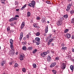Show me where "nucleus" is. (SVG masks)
I'll list each match as a JSON object with an SVG mask.
<instances>
[{"label": "nucleus", "mask_w": 74, "mask_h": 74, "mask_svg": "<svg viewBox=\"0 0 74 74\" xmlns=\"http://www.w3.org/2000/svg\"><path fill=\"white\" fill-rule=\"evenodd\" d=\"M43 35L44 36H47V34H46L45 33H44L43 34Z\"/></svg>", "instance_id": "obj_54"}, {"label": "nucleus", "mask_w": 74, "mask_h": 74, "mask_svg": "<svg viewBox=\"0 0 74 74\" xmlns=\"http://www.w3.org/2000/svg\"><path fill=\"white\" fill-rule=\"evenodd\" d=\"M33 42L34 43H35V42H36V41L33 40Z\"/></svg>", "instance_id": "obj_57"}, {"label": "nucleus", "mask_w": 74, "mask_h": 74, "mask_svg": "<svg viewBox=\"0 0 74 74\" xmlns=\"http://www.w3.org/2000/svg\"><path fill=\"white\" fill-rule=\"evenodd\" d=\"M62 21L60 20H59L57 23V25L58 26H60V25H62Z\"/></svg>", "instance_id": "obj_3"}, {"label": "nucleus", "mask_w": 74, "mask_h": 74, "mask_svg": "<svg viewBox=\"0 0 74 74\" xmlns=\"http://www.w3.org/2000/svg\"><path fill=\"white\" fill-rule=\"evenodd\" d=\"M36 43L37 45H40V42H36Z\"/></svg>", "instance_id": "obj_32"}, {"label": "nucleus", "mask_w": 74, "mask_h": 74, "mask_svg": "<svg viewBox=\"0 0 74 74\" xmlns=\"http://www.w3.org/2000/svg\"><path fill=\"white\" fill-rule=\"evenodd\" d=\"M10 48H11L12 50H14V47L13 44H10Z\"/></svg>", "instance_id": "obj_12"}, {"label": "nucleus", "mask_w": 74, "mask_h": 74, "mask_svg": "<svg viewBox=\"0 0 74 74\" xmlns=\"http://www.w3.org/2000/svg\"><path fill=\"white\" fill-rule=\"evenodd\" d=\"M13 40L12 39H11L10 40V43L11 44H13Z\"/></svg>", "instance_id": "obj_17"}, {"label": "nucleus", "mask_w": 74, "mask_h": 74, "mask_svg": "<svg viewBox=\"0 0 74 74\" xmlns=\"http://www.w3.org/2000/svg\"><path fill=\"white\" fill-rule=\"evenodd\" d=\"M53 33H55V32H56L55 29H53Z\"/></svg>", "instance_id": "obj_50"}, {"label": "nucleus", "mask_w": 74, "mask_h": 74, "mask_svg": "<svg viewBox=\"0 0 74 74\" xmlns=\"http://www.w3.org/2000/svg\"><path fill=\"white\" fill-rule=\"evenodd\" d=\"M66 58L67 59H70L71 58V56L69 55L68 56H66Z\"/></svg>", "instance_id": "obj_28"}, {"label": "nucleus", "mask_w": 74, "mask_h": 74, "mask_svg": "<svg viewBox=\"0 0 74 74\" xmlns=\"http://www.w3.org/2000/svg\"><path fill=\"white\" fill-rule=\"evenodd\" d=\"M23 50H24L25 51H26V46H24L23 47Z\"/></svg>", "instance_id": "obj_23"}, {"label": "nucleus", "mask_w": 74, "mask_h": 74, "mask_svg": "<svg viewBox=\"0 0 74 74\" xmlns=\"http://www.w3.org/2000/svg\"><path fill=\"white\" fill-rule=\"evenodd\" d=\"M23 40H26V37H24L23 38Z\"/></svg>", "instance_id": "obj_58"}, {"label": "nucleus", "mask_w": 74, "mask_h": 74, "mask_svg": "<svg viewBox=\"0 0 74 74\" xmlns=\"http://www.w3.org/2000/svg\"><path fill=\"white\" fill-rule=\"evenodd\" d=\"M33 65L34 68H36L37 66H36V64H33Z\"/></svg>", "instance_id": "obj_29"}, {"label": "nucleus", "mask_w": 74, "mask_h": 74, "mask_svg": "<svg viewBox=\"0 0 74 74\" xmlns=\"http://www.w3.org/2000/svg\"><path fill=\"white\" fill-rule=\"evenodd\" d=\"M37 51V49H35L33 51V53L34 54Z\"/></svg>", "instance_id": "obj_21"}, {"label": "nucleus", "mask_w": 74, "mask_h": 74, "mask_svg": "<svg viewBox=\"0 0 74 74\" xmlns=\"http://www.w3.org/2000/svg\"><path fill=\"white\" fill-rule=\"evenodd\" d=\"M27 38H29V35H27Z\"/></svg>", "instance_id": "obj_49"}, {"label": "nucleus", "mask_w": 74, "mask_h": 74, "mask_svg": "<svg viewBox=\"0 0 74 74\" xmlns=\"http://www.w3.org/2000/svg\"><path fill=\"white\" fill-rule=\"evenodd\" d=\"M22 37H23V33L22 32L20 34V40H22Z\"/></svg>", "instance_id": "obj_11"}, {"label": "nucleus", "mask_w": 74, "mask_h": 74, "mask_svg": "<svg viewBox=\"0 0 74 74\" xmlns=\"http://www.w3.org/2000/svg\"><path fill=\"white\" fill-rule=\"evenodd\" d=\"M40 35V33L39 32H37L36 34V36H39Z\"/></svg>", "instance_id": "obj_26"}, {"label": "nucleus", "mask_w": 74, "mask_h": 74, "mask_svg": "<svg viewBox=\"0 0 74 74\" xmlns=\"http://www.w3.org/2000/svg\"><path fill=\"white\" fill-rule=\"evenodd\" d=\"M47 53H49V50H47Z\"/></svg>", "instance_id": "obj_52"}, {"label": "nucleus", "mask_w": 74, "mask_h": 74, "mask_svg": "<svg viewBox=\"0 0 74 74\" xmlns=\"http://www.w3.org/2000/svg\"><path fill=\"white\" fill-rule=\"evenodd\" d=\"M52 46H53V45H54L53 44V43H52Z\"/></svg>", "instance_id": "obj_61"}, {"label": "nucleus", "mask_w": 74, "mask_h": 74, "mask_svg": "<svg viewBox=\"0 0 74 74\" xmlns=\"http://www.w3.org/2000/svg\"><path fill=\"white\" fill-rule=\"evenodd\" d=\"M5 60H3L2 61V63L1 64V66H3V64H5Z\"/></svg>", "instance_id": "obj_16"}, {"label": "nucleus", "mask_w": 74, "mask_h": 74, "mask_svg": "<svg viewBox=\"0 0 74 74\" xmlns=\"http://www.w3.org/2000/svg\"><path fill=\"white\" fill-rule=\"evenodd\" d=\"M15 66L16 67H18V64L17 63H16L15 64Z\"/></svg>", "instance_id": "obj_47"}, {"label": "nucleus", "mask_w": 74, "mask_h": 74, "mask_svg": "<svg viewBox=\"0 0 74 74\" xmlns=\"http://www.w3.org/2000/svg\"><path fill=\"white\" fill-rule=\"evenodd\" d=\"M32 47H29L28 48V50H30V49H32Z\"/></svg>", "instance_id": "obj_37"}, {"label": "nucleus", "mask_w": 74, "mask_h": 74, "mask_svg": "<svg viewBox=\"0 0 74 74\" xmlns=\"http://www.w3.org/2000/svg\"><path fill=\"white\" fill-rule=\"evenodd\" d=\"M5 0H1V3H3V4H5Z\"/></svg>", "instance_id": "obj_25"}, {"label": "nucleus", "mask_w": 74, "mask_h": 74, "mask_svg": "<svg viewBox=\"0 0 74 74\" xmlns=\"http://www.w3.org/2000/svg\"><path fill=\"white\" fill-rule=\"evenodd\" d=\"M27 15L28 16H29L30 15V13L29 12H28L27 13Z\"/></svg>", "instance_id": "obj_30"}, {"label": "nucleus", "mask_w": 74, "mask_h": 74, "mask_svg": "<svg viewBox=\"0 0 74 74\" xmlns=\"http://www.w3.org/2000/svg\"><path fill=\"white\" fill-rule=\"evenodd\" d=\"M51 36H52V34H50V35H49V37H48V38H51Z\"/></svg>", "instance_id": "obj_41"}, {"label": "nucleus", "mask_w": 74, "mask_h": 74, "mask_svg": "<svg viewBox=\"0 0 74 74\" xmlns=\"http://www.w3.org/2000/svg\"><path fill=\"white\" fill-rule=\"evenodd\" d=\"M23 44H26V42H23Z\"/></svg>", "instance_id": "obj_56"}, {"label": "nucleus", "mask_w": 74, "mask_h": 74, "mask_svg": "<svg viewBox=\"0 0 74 74\" xmlns=\"http://www.w3.org/2000/svg\"><path fill=\"white\" fill-rule=\"evenodd\" d=\"M35 27H37V24H35L33 25Z\"/></svg>", "instance_id": "obj_45"}, {"label": "nucleus", "mask_w": 74, "mask_h": 74, "mask_svg": "<svg viewBox=\"0 0 74 74\" xmlns=\"http://www.w3.org/2000/svg\"><path fill=\"white\" fill-rule=\"evenodd\" d=\"M36 19L37 20H40V18L39 17H37L36 18Z\"/></svg>", "instance_id": "obj_44"}, {"label": "nucleus", "mask_w": 74, "mask_h": 74, "mask_svg": "<svg viewBox=\"0 0 74 74\" xmlns=\"http://www.w3.org/2000/svg\"><path fill=\"white\" fill-rule=\"evenodd\" d=\"M48 26H47L46 27L45 30V33H47L48 32Z\"/></svg>", "instance_id": "obj_10"}, {"label": "nucleus", "mask_w": 74, "mask_h": 74, "mask_svg": "<svg viewBox=\"0 0 74 74\" xmlns=\"http://www.w3.org/2000/svg\"><path fill=\"white\" fill-rule=\"evenodd\" d=\"M25 56L24 54L21 55L20 56V59L21 60H23V57Z\"/></svg>", "instance_id": "obj_4"}, {"label": "nucleus", "mask_w": 74, "mask_h": 74, "mask_svg": "<svg viewBox=\"0 0 74 74\" xmlns=\"http://www.w3.org/2000/svg\"><path fill=\"white\" fill-rule=\"evenodd\" d=\"M43 53L44 54V55L45 56V55H47V52H43Z\"/></svg>", "instance_id": "obj_40"}, {"label": "nucleus", "mask_w": 74, "mask_h": 74, "mask_svg": "<svg viewBox=\"0 0 74 74\" xmlns=\"http://www.w3.org/2000/svg\"><path fill=\"white\" fill-rule=\"evenodd\" d=\"M69 54H70V51H69Z\"/></svg>", "instance_id": "obj_63"}, {"label": "nucleus", "mask_w": 74, "mask_h": 74, "mask_svg": "<svg viewBox=\"0 0 74 74\" xmlns=\"http://www.w3.org/2000/svg\"><path fill=\"white\" fill-rule=\"evenodd\" d=\"M24 26H25V22H23L21 25V29H23L24 27Z\"/></svg>", "instance_id": "obj_9"}, {"label": "nucleus", "mask_w": 74, "mask_h": 74, "mask_svg": "<svg viewBox=\"0 0 74 74\" xmlns=\"http://www.w3.org/2000/svg\"><path fill=\"white\" fill-rule=\"evenodd\" d=\"M46 3H47V4H51V2L49 1H46Z\"/></svg>", "instance_id": "obj_39"}, {"label": "nucleus", "mask_w": 74, "mask_h": 74, "mask_svg": "<svg viewBox=\"0 0 74 74\" xmlns=\"http://www.w3.org/2000/svg\"><path fill=\"white\" fill-rule=\"evenodd\" d=\"M67 49V47H63L62 48V49H64V50H66Z\"/></svg>", "instance_id": "obj_36"}, {"label": "nucleus", "mask_w": 74, "mask_h": 74, "mask_svg": "<svg viewBox=\"0 0 74 74\" xmlns=\"http://www.w3.org/2000/svg\"><path fill=\"white\" fill-rule=\"evenodd\" d=\"M49 23V21H47V23Z\"/></svg>", "instance_id": "obj_64"}, {"label": "nucleus", "mask_w": 74, "mask_h": 74, "mask_svg": "<svg viewBox=\"0 0 74 74\" xmlns=\"http://www.w3.org/2000/svg\"><path fill=\"white\" fill-rule=\"evenodd\" d=\"M10 30V27H8V28H7V30L8 31H9Z\"/></svg>", "instance_id": "obj_34"}, {"label": "nucleus", "mask_w": 74, "mask_h": 74, "mask_svg": "<svg viewBox=\"0 0 74 74\" xmlns=\"http://www.w3.org/2000/svg\"><path fill=\"white\" fill-rule=\"evenodd\" d=\"M68 32H69V29H66L64 31V33H66Z\"/></svg>", "instance_id": "obj_24"}, {"label": "nucleus", "mask_w": 74, "mask_h": 74, "mask_svg": "<svg viewBox=\"0 0 74 74\" xmlns=\"http://www.w3.org/2000/svg\"><path fill=\"white\" fill-rule=\"evenodd\" d=\"M15 53V51H14V50H11L10 51H9L10 54H14Z\"/></svg>", "instance_id": "obj_8"}, {"label": "nucleus", "mask_w": 74, "mask_h": 74, "mask_svg": "<svg viewBox=\"0 0 74 74\" xmlns=\"http://www.w3.org/2000/svg\"><path fill=\"white\" fill-rule=\"evenodd\" d=\"M42 23H45V19H42Z\"/></svg>", "instance_id": "obj_33"}, {"label": "nucleus", "mask_w": 74, "mask_h": 74, "mask_svg": "<svg viewBox=\"0 0 74 74\" xmlns=\"http://www.w3.org/2000/svg\"><path fill=\"white\" fill-rule=\"evenodd\" d=\"M74 11L73 10H71L70 11V13L71 14H74Z\"/></svg>", "instance_id": "obj_31"}, {"label": "nucleus", "mask_w": 74, "mask_h": 74, "mask_svg": "<svg viewBox=\"0 0 74 74\" xmlns=\"http://www.w3.org/2000/svg\"><path fill=\"white\" fill-rule=\"evenodd\" d=\"M67 8L66 9V10L67 11H69V10H70V8H69L68 7H67Z\"/></svg>", "instance_id": "obj_43"}, {"label": "nucleus", "mask_w": 74, "mask_h": 74, "mask_svg": "<svg viewBox=\"0 0 74 74\" xmlns=\"http://www.w3.org/2000/svg\"><path fill=\"white\" fill-rule=\"evenodd\" d=\"M64 18H65L66 19H67V18H68V15H65L63 16Z\"/></svg>", "instance_id": "obj_22"}, {"label": "nucleus", "mask_w": 74, "mask_h": 74, "mask_svg": "<svg viewBox=\"0 0 74 74\" xmlns=\"http://www.w3.org/2000/svg\"><path fill=\"white\" fill-rule=\"evenodd\" d=\"M27 5L26 4L24 5L22 7V8L21 9V10H23V9L25 8L26 7Z\"/></svg>", "instance_id": "obj_15"}, {"label": "nucleus", "mask_w": 74, "mask_h": 74, "mask_svg": "<svg viewBox=\"0 0 74 74\" xmlns=\"http://www.w3.org/2000/svg\"><path fill=\"white\" fill-rule=\"evenodd\" d=\"M10 25L11 26H14V24H13V23H12L10 24Z\"/></svg>", "instance_id": "obj_53"}, {"label": "nucleus", "mask_w": 74, "mask_h": 74, "mask_svg": "<svg viewBox=\"0 0 74 74\" xmlns=\"http://www.w3.org/2000/svg\"><path fill=\"white\" fill-rule=\"evenodd\" d=\"M64 44H62L61 45V47H64Z\"/></svg>", "instance_id": "obj_48"}, {"label": "nucleus", "mask_w": 74, "mask_h": 74, "mask_svg": "<svg viewBox=\"0 0 74 74\" xmlns=\"http://www.w3.org/2000/svg\"><path fill=\"white\" fill-rule=\"evenodd\" d=\"M56 60H59V59L58 57H56Z\"/></svg>", "instance_id": "obj_51"}, {"label": "nucleus", "mask_w": 74, "mask_h": 74, "mask_svg": "<svg viewBox=\"0 0 74 74\" xmlns=\"http://www.w3.org/2000/svg\"><path fill=\"white\" fill-rule=\"evenodd\" d=\"M35 40L36 41L40 42V38H35Z\"/></svg>", "instance_id": "obj_14"}, {"label": "nucleus", "mask_w": 74, "mask_h": 74, "mask_svg": "<svg viewBox=\"0 0 74 74\" xmlns=\"http://www.w3.org/2000/svg\"><path fill=\"white\" fill-rule=\"evenodd\" d=\"M51 42L50 41H49L48 42V45H49L50 44H51Z\"/></svg>", "instance_id": "obj_46"}, {"label": "nucleus", "mask_w": 74, "mask_h": 74, "mask_svg": "<svg viewBox=\"0 0 74 74\" xmlns=\"http://www.w3.org/2000/svg\"><path fill=\"white\" fill-rule=\"evenodd\" d=\"M35 4L36 2H35V1H31V3H29L28 5L29 7H33V8H34Z\"/></svg>", "instance_id": "obj_1"}, {"label": "nucleus", "mask_w": 74, "mask_h": 74, "mask_svg": "<svg viewBox=\"0 0 74 74\" xmlns=\"http://www.w3.org/2000/svg\"><path fill=\"white\" fill-rule=\"evenodd\" d=\"M22 71L24 73H25L26 71V69L25 68H23L22 69Z\"/></svg>", "instance_id": "obj_20"}, {"label": "nucleus", "mask_w": 74, "mask_h": 74, "mask_svg": "<svg viewBox=\"0 0 74 74\" xmlns=\"http://www.w3.org/2000/svg\"><path fill=\"white\" fill-rule=\"evenodd\" d=\"M74 36L73 35L72 36V39H74Z\"/></svg>", "instance_id": "obj_55"}, {"label": "nucleus", "mask_w": 74, "mask_h": 74, "mask_svg": "<svg viewBox=\"0 0 74 74\" xmlns=\"http://www.w3.org/2000/svg\"><path fill=\"white\" fill-rule=\"evenodd\" d=\"M67 38H70L71 37V35L69 34H66Z\"/></svg>", "instance_id": "obj_13"}, {"label": "nucleus", "mask_w": 74, "mask_h": 74, "mask_svg": "<svg viewBox=\"0 0 74 74\" xmlns=\"http://www.w3.org/2000/svg\"><path fill=\"white\" fill-rule=\"evenodd\" d=\"M66 64L63 63L62 64L61 66V68L62 69L64 70V69H65L66 68Z\"/></svg>", "instance_id": "obj_2"}, {"label": "nucleus", "mask_w": 74, "mask_h": 74, "mask_svg": "<svg viewBox=\"0 0 74 74\" xmlns=\"http://www.w3.org/2000/svg\"><path fill=\"white\" fill-rule=\"evenodd\" d=\"M52 72L54 74H56V70H52Z\"/></svg>", "instance_id": "obj_27"}, {"label": "nucleus", "mask_w": 74, "mask_h": 74, "mask_svg": "<svg viewBox=\"0 0 74 74\" xmlns=\"http://www.w3.org/2000/svg\"><path fill=\"white\" fill-rule=\"evenodd\" d=\"M47 60L48 62H51V57L50 56H49L47 57Z\"/></svg>", "instance_id": "obj_6"}, {"label": "nucleus", "mask_w": 74, "mask_h": 74, "mask_svg": "<svg viewBox=\"0 0 74 74\" xmlns=\"http://www.w3.org/2000/svg\"><path fill=\"white\" fill-rule=\"evenodd\" d=\"M70 69H71V70H72V72H73V70L74 69V68L73 67V65H71L70 66Z\"/></svg>", "instance_id": "obj_18"}, {"label": "nucleus", "mask_w": 74, "mask_h": 74, "mask_svg": "<svg viewBox=\"0 0 74 74\" xmlns=\"http://www.w3.org/2000/svg\"><path fill=\"white\" fill-rule=\"evenodd\" d=\"M15 17H19V16L18 15H16L15 16Z\"/></svg>", "instance_id": "obj_60"}, {"label": "nucleus", "mask_w": 74, "mask_h": 74, "mask_svg": "<svg viewBox=\"0 0 74 74\" xmlns=\"http://www.w3.org/2000/svg\"><path fill=\"white\" fill-rule=\"evenodd\" d=\"M72 51H73V52H74V49H72Z\"/></svg>", "instance_id": "obj_62"}, {"label": "nucleus", "mask_w": 74, "mask_h": 74, "mask_svg": "<svg viewBox=\"0 0 74 74\" xmlns=\"http://www.w3.org/2000/svg\"><path fill=\"white\" fill-rule=\"evenodd\" d=\"M17 18L16 17H14V18H12L11 19L9 20V22H12V21H15V20H17Z\"/></svg>", "instance_id": "obj_5"}, {"label": "nucleus", "mask_w": 74, "mask_h": 74, "mask_svg": "<svg viewBox=\"0 0 74 74\" xmlns=\"http://www.w3.org/2000/svg\"><path fill=\"white\" fill-rule=\"evenodd\" d=\"M56 64V62H54L52 63L50 65L51 67H54V66H55Z\"/></svg>", "instance_id": "obj_7"}, {"label": "nucleus", "mask_w": 74, "mask_h": 74, "mask_svg": "<svg viewBox=\"0 0 74 74\" xmlns=\"http://www.w3.org/2000/svg\"><path fill=\"white\" fill-rule=\"evenodd\" d=\"M71 7V4H69V5L67 6V7L69 8H70Z\"/></svg>", "instance_id": "obj_35"}, {"label": "nucleus", "mask_w": 74, "mask_h": 74, "mask_svg": "<svg viewBox=\"0 0 74 74\" xmlns=\"http://www.w3.org/2000/svg\"><path fill=\"white\" fill-rule=\"evenodd\" d=\"M19 9H16V11H19Z\"/></svg>", "instance_id": "obj_59"}, {"label": "nucleus", "mask_w": 74, "mask_h": 74, "mask_svg": "<svg viewBox=\"0 0 74 74\" xmlns=\"http://www.w3.org/2000/svg\"><path fill=\"white\" fill-rule=\"evenodd\" d=\"M74 18H73L71 21V23H74Z\"/></svg>", "instance_id": "obj_42"}, {"label": "nucleus", "mask_w": 74, "mask_h": 74, "mask_svg": "<svg viewBox=\"0 0 74 74\" xmlns=\"http://www.w3.org/2000/svg\"><path fill=\"white\" fill-rule=\"evenodd\" d=\"M40 56H41L42 57V58H44V57L45 56L43 53H41L40 54Z\"/></svg>", "instance_id": "obj_19"}, {"label": "nucleus", "mask_w": 74, "mask_h": 74, "mask_svg": "<svg viewBox=\"0 0 74 74\" xmlns=\"http://www.w3.org/2000/svg\"><path fill=\"white\" fill-rule=\"evenodd\" d=\"M53 39L51 38L49 40V41L51 42H52V41H53Z\"/></svg>", "instance_id": "obj_38"}]
</instances>
